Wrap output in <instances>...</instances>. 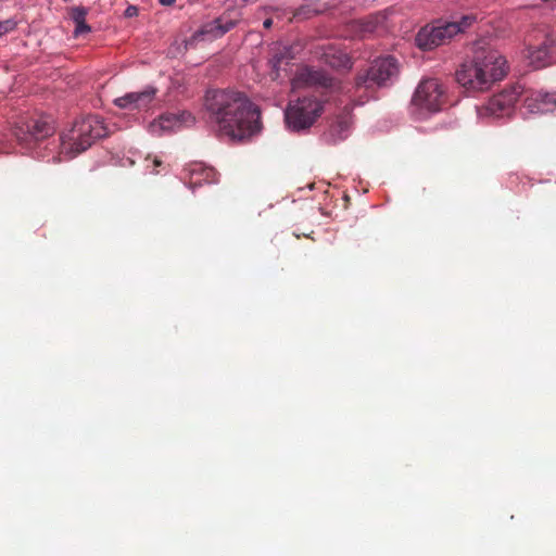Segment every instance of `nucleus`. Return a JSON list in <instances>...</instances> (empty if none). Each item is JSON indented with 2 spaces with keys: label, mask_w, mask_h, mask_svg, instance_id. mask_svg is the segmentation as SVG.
Segmentation results:
<instances>
[{
  "label": "nucleus",
  "mask_w": 556,
  "mask_h": 556,
  "mask_svg": "<svg viewBox=\"0 0 556 556\" xmlns=\"http://www.w3.org/2000/svg\"><path fill=\"white\" fill-rule=\"evenodd\" d=\"M205 108L220 136L242 140L260 130V111L242 92L228 89L208 90Z\"/></svg>",
  "instance_id": "f257e3e1"
},
{
  "label": "nucleus",
  "mask_w": 556,
  "mask_h": 556,
  "mask_svg": "<svg viewBox=\"0 0 556 556\" xmlns=\"http://www.w3.org/2000/svg\"><path fill=\"white\" fill-rule=\"evenodd\" d=\"M506 60L496 50L479 48L456 71V81L468 92L484 91L506 75Z\"/></svg>",
  "instance_id": "f03ea898"
},
{
  "label": "nucleus",
  "mask_w": 556,
  "mask_h": 556,
  "mask_svg": "<svg viewBox=\"0 0 556 556\" xmlns=\"http://www.w3.org/2000/svg\"><path fill=\"white\" fill-rule=\"evenodd\" d=\"M108 135L106 127L99 116H87L76 121L73 126L61 134L58 154L53 163L71 160L90 148L98 139Z\"/></svg>",
  "instance_id": "7ed1b4c3"
},
{
  "label": "nucleus",
  "mask_w": 556,
  "mask_h": 556,
  "mask_svg": "<svg viewBox=\"0 0 556 556\" xmlns=\"http://www.w3.org/2000/svg\"><path fill=\"white\" fill-rule=\"evenodd\" d=\"M476 21L475 14H466L460 16L459 20L427 25L417 33L416 45L421 50H432L447 43L456 35L466 31Z\"/></svg>",
  "instance_id": "20e7f679"
},
{
  "label": "nucleus",
  "mask_w": 556,
  "mask_h": 556,
  "mask_svg": "<svg viewBox=\"0 0 556 556\" xmlns=\"http://www.w3.org/2000/svg\"><path fill=\"white\" fill-rule=\"evenodd\" d=\"M399 72L400 67L395 58L388 55L375 60L366 72L357 75L352 89L356 93L362 89L369 91L375 86H387L397 77Z\"/></svg>",
  "instance_id": "39448f33"
},
{
  "label": "nucleus",
  "mask_w": 556,
  "mask_h": 556,
  "mask_svg": "<svg viewBox=\"0 0 556 556\" xmlns=\"http://www.w3.org/2000/svg\"><path fill=\"white\" fill-rule=\"evenodd\" d=\"M323 110L321 103L312 97H303L290 103L285 117L289 128L301 130L311 127Z\"/></svg>",
  "instance_id": "423d86ee"
},
{
  "label": "nucleus",
  "mask_w": 556,
  "mask_h": 556,
  "mask_svg": "<svg viewBox=\"0 0 556 556\" xmlns=\"http://www.w3.org/2000/svg\"><path fill=\"white\" fill-rule=\"evenodd\" d=\"M445 103V89L438 79H425L419 83L412 99V104L429 113L441 111Z\"/></svg>",
  "instance_id": "0eeeda50"
},
{
  "label": "nucleus",
  "mask_w": 556,
  "mask_h": 556,
  "mask_svg": "<svg viewBox=\"0 0 556 556\" xmlns=\"http://www.w3.org/2000/svg\"><path fill=\"white\" fill-rule=\"evenodd\" d=\"M54 132V127L47 118L30 119L23 124L16 138L26 149L39 148Z\"/></svg>",
  "instance_id": "6e6552de"
},
{
  "label": "nucleus",
  "mask_w": 556,
  "mask_h": 556,
  "mask_svg": "<svg viewBox=\"0 0 556 556\" xmlns=\"http://www.w3.org/2000/svg\"><path fill=\"white\" fill-rule=\"evenodd\" d=\"M522 92L523 87L521 85L505 88L501 92L494 94L485 105L479 109L478 112L481 116L486 115L495 117L508 114Z\"/></svg>",
  "instance_id": "1a4fd4ad"
},
{
  "label": "nucleus",
  "mask_w": 556,
  "mask_h": 556,
  "mask_svg": "<svg viewBox=\"0 0 556 556\" xmlns=\"http://www.w3.org/2000/svg\"><path fill=\"white\" fill-rule=\"evenodd\" d=\"M235 15L236 16L232 17L230 12H225L214 21L204 24L197 33H194L192 40H212L224 36L237 25L240 14L235 12Z\"/></svg>",
  "instance_id": "9d476101"
},
{
  "label": "nucleus",
  "mask_w": 556,
  "mask_h": 556,
  "mask_svg": "<svg viewBox=\"0 0 556 556\" xmlns=\"http://www.w3.org/2000/svg\"><path fill=\"white\" fill-rule=\"evenodd\" d=\"M156 89L147 87L142 91L128 92L114 100V104L124 110H147L154 101Z\"/></svg>",
  "instance_id": "9b49d317"
},
{
  "label": "nucleus",
  "mask_w": 556,
  "mask_h": 556,
  "mask_svg": "<svg viewBox=\"0 0 556 556\" xmlns=\"http://www.w3.org/2000/svg\"><path fill=\"white\" fill-rule=\"evenodd\" d=\"M555 52V41L551 38L545 40L536 47L530 46L527 49V59L529 64L534 68L545 67L549 64L552 54Z\"/></svg>",
  "instance_id": "f8f14e48"
},
{
  "label": "nucleus",
  "mask_w": 556,
  "mask_h": 556,
  "mask_svg": "<svg viewBox=\"0 0 556 556\" xmlns=\"http://www.w3.org/2000/svg\"><path fill=\"white\" fill-rule=\"evenodd\" d=\"M217 181V173L214 168L207 167L202 163L192 164L189 168V180L190 188L201 186L205 184H214Z\"/></svg>",
  "instance_id": "ddd939ff"
},
{
  "label": "nucleus",
  "mask_w": 556,
  "mask_h": 556,
  "mask_svg": "<svg viewBox=\"0 0 556 556\" xmlns=\"http://www.w3.org/2000/svg\"><path fill=\"white\" fill-rule=\"evenodd\" d=\"M180 126V116L176 114H164L159 121H154L150 124V131L154 135H161L163 131H172Z\"/></svg>",
  "instance_id": "4468645a"
},
{
  "label": "nucleus",
  "mask_w": 556,
  "mask_h": 556,
  "mask_svg": "<svg viewBox=\"0 0 556 556\" xmlns=\"http://www.w3.org/2000/svg\"><path fill=\"white\" fill-rule=\"evenodd\" d=\"M88 10L85 7H73L68 9V15L75 23L74 36L78 37L91 31V27L86 23Z\"/></svg>",
  "instance_id": "2eb2a0df"
},
{
  "label": "nucleus",
  "mask_w": 556,
  "mask_h": 556,
  "mask_svg": "<svg viewBox=\"0 0 556 556\" xmlns=\"http://www.w3.org/2000/svg\"><path fill=\"white\" fill-rule=\"evenodd\" d=\"M321 58L326 64L333 68H348L351 66L348 55L332 48L326 50Z\"/></svg>",
  "instance_id": "dca6fc26"
},
{
  "label": "nucleus",
  "mask_w": 556,
  "mask_h": 556,
  "mask_svg": "<svg viewBox=\"0 0 556 556\" xmlns=\"http://www.w3.org/2000/svg\"><path fill=\"white\" fill-rule=\"evenodd\" d=\"M293 50L294 47L292 46L278 48L270 59L273 70L278 72L282 64L287 65L295 55Z\"/></svg>",
  "instance_id": "f3484780"
},
{
  "label": "nucleus",
  "mask_w": 556,
  "mask_h": 556,
  "mask_svg": "<svg viewBox=\"0 0 556 556\" xmlns=\"http://www.w3.org/2000/svg\"><path fill=\"white\" fill-rule=\"evenodd\" d=\"M523 106L529 113H541V90H525Z\"/></svg>",
  "instance_id": "a211bd4d"
},
{
  "label": "nucleus",
  "mask_w": 556,
  "mask_h": 556,
  "mask_svg": "<svg viewBox=\"0 0 556 556\" xmlns=\"http://www.w3.org/2000/svg\"><path fill=\"white\" fill-rule=\"evenodd\" d=\"M541 113H547L556 110V92L541 91Z\"/></svg>",
  "instance_id": "6ab92c4d"
},
{
  "label": "nucleus",
  "mask_w": 556,
  "mask_h": 556,
  "mask_svg": "<svg viewBox=\"0 0 556 556\" xmlns=\"http://www.w3.org/2000/svg\"><path fill=\"white\" fill-rule=\"evenodd\" d=\"M17 27V22L13 18L0 21V37L13 31Z\"/></svg>",
  "instance_id": "aec40b11"
},
{
  "label": "nucleus",
  "mask_w": 556,
  "mask_h": 556,
  "mask_svg": "<svg viewBox=\"0 0 556 556\" xmlns=\"http://www.w3.org/2000/svg\"><path fill=\"white\" fill-rule=\"evenodd\" d=\"M271 25H273V20H271V18H266V20L264 21V23H263V26H264V28H266V29H269V28L271 27Z\"/></svg>",
  "instance_id": "412c9836"
},
{
  "label": "nucleus",
  "mask_w": 556,
  "mask_h": 556,
  "mask_svg": "<svg viewBox=\"0 0 556 556\" xmlns=\"http://www.w3.org/2000/svg\"><path fill=\"white\" fill-rule=\"evenodd\" d=\"M161 4L163 5H172L175 0H159Z\"/></svg>",
  "instance_id": "4be33fe9"
},
{
  "label": "nucleus",
  "mask_w": 556,
  "mask_h": 556,
  "mask_svg": "<svg viewBox=\"0 0 556 556\" xmlns=\"http://www.w3.org/2000/svg\"><path fill=\"white\" fill-rule=\"evenodd\" d=\"M161 164H162V161H161L160 159H157V157H154V159H153V166H154V167H157V166H160Z\"/></svg>",
  "instance_id": "5701e85b"
},
{
  "label": "nucleus",
  "mask_w": 556,
  "mask_h": 556,
  "mask_svg": "<svg viewBox=\"0 0 556 556\" xmlns=\"http://www.w3.org/2000/svg\"><path fill=\"white\" fill-rule=\"evenodd\" d=\"M132 10L135 11L136 9H135V8H128V9L126 10V13H127L129 16H131V15H132Z\"/></svg>",
  "instance_id": "b1692460"
},
{
  "label": "nucleus",
  "mask_w": 556,
  "mask_h": 556,
  "mask_svg": "<svg viewBox=\"0 0 556 556\" xmlns=\"http://www.w3.org/2000/svg\"><path fill=\"white\" fill-rule=\"evenodd\" d=\"M186 113H182L180 115L181 123L185 121ZM187 117H190V114H187Z\"/></svg>",
  "instance_id": "393cba45"
},
{
  "label": "nucleus",
  "mask_w": 556,
  "mask_h": 556,
  "mask_svg": "<svg viewBox=\"0 0 556 556\" xmlns=\"http://www.w3.org/2000/svg\"><path fill=\"white\" fill-rule=\"evenodd\" d=\"M327 80H328V79L324 77V79H323V84H325V85H326V84H327Z\"/></svg>",
  "instance_id": "a878e982"
}]
</instances>
